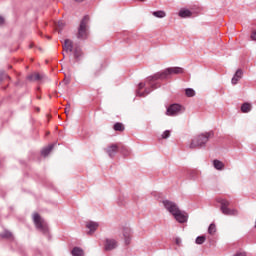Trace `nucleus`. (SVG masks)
Instances as JSON below:
<instances>
[{
  "mask_svg": "<svg viewBox=\"0 0 256 256\" xmlns=\"http://www.w3.org/2000/svg\"><path fill=\"white\" fill-rule=\"evenodd\" d=\"M183 73H185V70L181 67L166 68L164 71L158 72L147 78L146 83L150 87L145 88V83H139L138 89L136 90V95L138 97H147V95H149L153 89H159V87H161V83L159 81H165V79H169L171 75H181ZM144 88V92H141V89Z\"/></svg>",
  "mask_w": 256,
  "mask_h": 256,
  "instance_id": "1",
  "label": "nucleus"
},
{
  "mask_svg": "<svg viewBox=\"0 0 256 256\" xmlns=\"http://www.w3.org/2000/svg\"><path fill=\"white\" fill-rule=\"evenodd\" d=\"M163 205L171 215L178 221V223H187V215L183 214L175 202L164 200Z\"/></svg>",
  "mask_w": 256,
  "mask_h": 256,
  "instance_id": "2",
  "label": "nucleus"
},
{
  "mask_svg": "<svg viewBox=\"0 0 256 256\" xmlns=\"http://www.w3.org/2000/svg\"><path fill=\"white\" fill-rule=\"evenodd\" d=\"M65 51L66 53H72L76 61H81L83 59V50L77 44H73V41L66 39L65 40Z\"/></svg>",
  "mask_w": 256,
  "mask_h": 256,
  "instance_id": "3",
  "label": "nucleus"
},
{
  "mask_svg": "<svg viewBox=\"0 0 256 256\" xmlns=\"http://www.w3.org/2000/svg\"><path fill=\"white\" fill-rule=\"evenodd\" d=\"M213 131L206 132L196 136L189 145L190 149H197V147H205V144L213 137Z\"/></svg>",
  "mask_w": 256,
  "mask_h": 256,
  "instance_id": "4",
  "label": "nucleus"
},
{
  "mask_svg": "<svg viewBox=\"0 0 256 256\" xmlns=\"http://www.w3.org/2000/svg\"><path fill=\"white\" fill-rule=\"evenodd\" d=\"M76 37L80 41H85V39L89 38V16H84L80 21Z\"/></svg>",
  "mask_w": 256,
  "mask_h": 256,
  "instance_id": "5",
  "label": "nucleus"
},
{
  "mask_svg": "<svg viewBox=\"0 0 256 256\" xmlns=\"http://www.w3.org/2000/svg\"><path fill=\"white\" fill-rule=\"evenodd\" d=\"M33 221L37 231H40L43 235H49V224H47V221L39 213H34Z\"/></svg>",
  "mask_w": 256,
  "mask_h": 256,
  "instance_id": "6",
  "label": "nucleus"
},
{
  "mask_svg": "<svg viewBox=\"0 0 256 256\" xmlns=\"http://www.w3.org/2000/svg\"><path fill=\"white\" fill-rule=\"evenodd\" d=\"M218 203H220V205H221L220 209H221V212L223 213V215H228V216L239 215V212L237 211V209L229 208V205H230L229 200L220 199V200H218Z\"/></svg>",
  "mask_w": 256,
  "mask_h": 256,
  "instance_id": "7",
  "label": "nucleus"
},
{
  "mask_svg": "<svg viewBox=\"0 0 256 256\" xmlns=\"http://www.w3.org/2000/svg\"><path fill=\"white\" fill-rule=\"evenodd\" d=\"M183 109V106L179 104H171L166 111V115H169L170 117H175V115H179Z\"/></svg>",
  "mask_w": 256,
  "mask_h": 256,
  "instance_id": "8",
  "label": "nucleus"
},
{
  "mask_svg": "<svg viewBox=\"0 0 256 256\" xmlns=\"http://www.w3.org/2000/svg\"><path fill=\"white\" fill-rule=\"evenodd\" d=\"M106 153L108 154V156L113 159V157H115V155H117V152L119 151V145L117 144H111L110 146H108L107 148H105Z\"/></svg>",
  "mask_w": 256,
  "mask_h": 256,
  "instance_id": "9",
  "label": "nucleus"
},
{
  "mask_svg": "<svg viewBox=\"0 0 256 256\" xmlns=\"http://www.w3.org/2000/svg\"><path fill=\"white\" fill-rule=\"evenodd\" d=\"M113 249H117V241L115 239H106L105 250L113 251Z\"/></svg>",
  "mask_w": 256,
  "mask_h": 256,
  "instance_id": "10",
  "label": "nucleus"
},
{
  "mask_svg": "<svg viewBox=\"0 0 256 256\" xmlns=\"http://www.w3.org/2000/svg\"><path fill=\"white\" fill-rule=\"evenodd\" d=\"M86 227L87 229H89L88 234L91 235V233H95V231H97V229L99 228V223L90 221L86 223Z\"/></svg>",
  "mask_w": 256,
  "mask_h": 256,
  "instance_id": "11",
  "label": "nucleus"
},
{
  "mask_svg": "<svg viewBox=\"0 0 256 256\" xmlns=\"http://www.w3.org/2000/svg\"><path fill=\"white\" fill-rule=\"evenodd\" d=\"M242 77H243V70L238 69L231 80L232 85H237V83H239V79H241Z\"/></svg>",
  "mask_w": 256,
  "mask_h": 256,
  "instance_id": "12",
  "label": "nucleus"
},
{
  "mask_svg": "<svg viewBox=\"0 0 256 256\" xmlns=\"http://www.w3.org/2000/svg\"><path fill=\"white\" fill-rule=\"evenodd\" d=\"M55 147V144H49L48 146L44 147L41 150L42 157H48V155L53 151V148Z\"/></svg>",
  "mask_w": 256,
  "mask_h": 256,
  "instance_id": "13",
  "label": "nucleus"
},
{
  "mask_svg": "<svg viewBox=\"0 0 256 256\" xmlns=\"http://www.w3.org/2000/svg\"><path fill=\"white\" fill-rule=\"evenodd\" d=\"M43 77L39 73L30 74L27 76L28 81H41Z\"/></svg>",
  "mask_w": 256,
  "mask_h": 256,
  "instance_id": "14",
  "label": "nucleus"
},
{
  "mask_svg": "<svg viewBox=\"0 0 256 256\" xmlns=\"http://www.w3.org/2000/svg\"><path fill=\"white\" fill-rule=\"evenodd\" d=\"M71 253L73 256H85V252L80 247H74Z\"/></svg>",
  "mask_w": 256,
  "mask_h": 256,
  "instance_id": "15",
  "label": "nucleus"
},
{
  "mask_svg": "<svg viewBox=\"0 0 256 256\" xmlns=\"http://www.w3.org/2000/svg\"><path fill=\"white\" fill-rule=\"evenodd\" d=\"M65 29V23L63 20H60L56 23V31L61 35L63 33V30Z\"/></svg>",
  "mask_w": 256,
  "mask_h": 256,
  "instance_id": "16",
  "label": "nucleus"
},
{
  "mask_svg": "<svg viewBox=\"0 0 256 256\" xmlns=\"http://www.w3.org/2000/svg\"><path fill=\"white\" fill-rule=\"evenodd\" d=\"M191 15H193V13L190 12V10L182 9V10L179 11V17H182V19H185L187 17H191Z\"/></svg>",
  "mask_w": 256,
  "mask_h": 256,
  "instance_id": "17",
  "label": "nucleus"
},
{
  "mask_svg": "<svg viewBox=\"0 0 256 256\" xmlns=\"http://www.w3.org/2000/svg\"><path fill=\"white\" fill-rule=\"evenodd\" d=\"M213 165L217 169V171H223V169L225 168V164H223V162L219 160H214Z\"/></svg>",
  "mask_w": 256,
  "mask_h": 256,
  "instance_id": "18",
  "label": "nucleus"
},
{
  "mask_svg": "<svg viewBox=\"0 0 256 256\" xmlns=\"http://www.w3.org/2000/svg\"><path fill=\"white\" fill-rule=\"evenodd\" d=\"M154 17H157L158 19H163L164 17H167V13L163 10L154 11L153 13Z\"/></svg>",
  "mask_w": 256,
  "mask_h": 256,
  "instance_id": "19",
  "label": "nucleus"
},
{
  "mask_svg": "<svg viewBox=\"0 0 256 256\" xmlns=\"http://www.w3.org/2000/svg\"><path fill=\"white\" fill-rule=\"evenodd\" d=\"M251 108H252L251 103L245 102L241 106V111L242 113H249V111H251Z\"/></svg>",
  "mask_w": 256,
  "mask_h": 256,
  "instance_id": "20",
  "label": "nucleus"
},
{
  "mask_svg": "<svg viewBox=\"0 0 256 256\" xmlns=\"http://www.w3.org/2000/svg\"><path fill=\"white\" fill-rule=\"evenodd\" d=\"M113 129H114V131L123 132V131H125V126H123V123L117 122L114 124Z\"/></svg>",
  "mask_w": 256,
  "mask_h": 256,
  "instance_id": "21",
  "label": "nucleus"
},
{
  "mask_svg": "<svg viewBox=\"0 0 256 256\" xmlns=\"http://www.w3.org/2000/svg\"><path fill=\"white\" fill-rule=\"evenodd\" d=\"M208 233H209V235H215V233H217V226L215 225V223H211L209 225Z\"/></svg>",
  "mask_w": 256,
  "mask_h": 256,
  "instance_id": "22",
  "label": "nucleus"
},
{
  "mask_svg": "<svg viewBox=\"0 0 256 256\" xmlns=\"http://www.w3.org/2000/svg\"><path fill=\"white\" fill-rule=\"evenodd\" d=\"M5 79L11 80V77L9 76V74L5 73V71H0V83L2 81H5Z\"/></svg>",
  "mask_w": 256,
  "mask_h": 256,
  "instance_id": "23",
  "label": "nucleus"
},
{
  "mask_svg": "<svg viewBox=\"0 0 256 256\" xmlns=\"http://www.w3.org/2000/svg\"><path fill=\"white\" fill-rule=\"evenodd\" d=\"M186 97H195V90L193 88H187L185 90Z\"/></svg>",
  "mask_w": 256,
  "mask_h": 256,
  "instance_id": "24",
  "label": "nucleus"
},
{
  "mask_svg": "<svg viewBox=\"0 0 256 256\" xmlns=\"http://www.w3.org/2000/svg\"><path fill=\"white\" fill-rule=\"evenodd\" d=\"M0 236L2 237V239H10V237H12L13 234L9 231H4L2 234H0Z\"/></svg>",
  "mask_w": 256,
  "mask_h": 256,
  "instance_id": "25",
  "label": "nucleus"
},
{
  "mask_svg": "<svg viewBox=\"0 0 256 256\" xmlns=\"http://www.w3.org/2000/svg\"><path fill=\"white\" fill-rule=\"evenodd\" d=\"M205 240H206L205 236H198L196 238V244L197 245H203L205 243Z\"/></svg>",
  "mask_w": 256,
  "mask_h": 256,
  "instance_id": "26",
  "label": "nucleus"
},
{
  "mask_svg": "<svg viewBox=\"0 0 256 256\" xmlns=\"http://www.w3.org/2000/svg\"><path fill=\"white\" fill-rule=\"evenodd\" d=\"M161 137L163 139H169L171 137V131H169V130L164 131L163 134L161 135Z\"/></svg>",
  "mask_w": 256,
  "mask_h": 256,
  "instance_id": "27",
  "label": "nucleus"
},
{
  "mask_svg": "<svg viewBox=\"0 0 256 256\" xmlns=\"http://www.w3.org/2000/svg\"><path fill=\"white\" fill-rule=\"evenodd\" d=\"M124 237H125L126 245H129V243H131V238H129V236H127V234H125V233H124Z\"/></svg>",
  "mask_w": 256,
  "mask_h": 256,
  "instance_id": "28",
  "label": "nucleus"
},
{
  "mask_svg": "<svg viewBox=\"0 0 256 256\" xmlns=\"http://www.w3.org/2000/svg\"><path fill=\"white\" fill-rule=\"evenodd\" d=\"M251 39L252 41H256V30H254L252 33H251Z\"/></svg>",
  "mask_w": 256,
  "mask_h": 256,
  "instance_id": "29",
  "label": "nucleus"
},
{
  "mask_svg": "<svg viewBox=\"0 0 256 256\" xmlns=\"http://www.w3.org/2000/svg\"><path fill=\"white\" fill-rule=\"evenodd\" d=\"M175 243H176V245H178V247H180V245H181V238H176L175 239Z\"/></svg>",
  "mask_w": 256,
  "mask_h": 256,
  "instance_id": "30",
  "label": "nucleus"
},
{
  "mask_svg": "<svg viewBox=\"0 0 256 256\" xmlns=\"http://www.w3.org/2000/svg\"><path fill=\"white\" fill-rule=\"evenodd\" d=\"M234 256H247L245 252H237Z\"/></svg>",
  "mask_w": 256,
  "mask_h": 256,
  "instance_id": "31",
  "label": "nucleus"
},
{
  "mask_svg": "<svg viewBox=\"0 0 256 256\" xmlns=\"http://www.w3.org/2000/svg\"><path fill=\"white\" fill-rule=\"evenodd\" d=\"M62 43V53L65 52V40H61Z\"/></svg>",
  "mask_w": 256,
  "mask_h": 256,
  "instance_id": "32",
  "label": "nucleus"
},
{
  "mask_svg": "<svg viewBox=\"0 0 256 256\" xmlns=\"http://www.w3.org/2000/svg\"><path fill=\"white\" fill-rule=\"evenodd\" d=\"M3 23H5V18H3V16H0V25H3Z\"/></svg>",
  "mask_w": 256,
  "mask_h": 256,
  "instance_id": "33",
  "label": "nucleus"
},
{
  "mask_svg": "<svg viewBox=\"0 0 256 256\" xmlns=\"http://www.w3.org/2000/svg\"><path fill=\"white\" fill-rule=\"evenodd\" d=\"M193 173H195L194 171H192L191 172V174H190V179H195V177L194 176H192L193 175Z\"/></svg>",
  "mask_w": 256,
  "mask_h": 256,
  "instance_id": "34",
  "label": "nucleus"
},
{
  "mask_svg": "<svg viewBox=\"0 0 256 256\" xmlns=\"http://www.w3.org/2000/svg\"><path fill=\"white\" fill-rule=\"evenodd\" d=\"M76 1V3H83V1H85V0H75Z\"/></svg>",
  "mask_w": 256,
  "mask_h": 256,
  "instance_id": "35",
  "label": "nucleus"
},
{
  "mask_svg": "<svg viewBox=\"0 0 256 256\" xmlns=\"http://www.w3.org/2000/svg\"><path fill=\"white\" fill-rule=\"evenodd\" d=\"M47 39H51V36H47Z\"/></svg>",
  "mask_w": 256,
  "mask_h": 256,
  "instance_id": "36",
  "label": "nucleus"
},
{
  "mask_svg": "<svg viewBox=\"0 0 256 256\" xmlns=\"http://www.w3.org/2000/svg\"><path fill=\"white\" fill-rule=\"evenodd\" d=\"M140 1H145V0H140Z\"/></svg>",
  "mask_w": 256,
  "mask_h": 256,
  "instance_id": "37",
  "label": "nucleus"
}]
</instances>
